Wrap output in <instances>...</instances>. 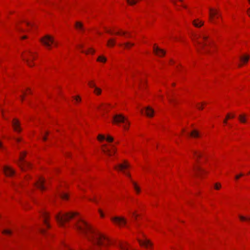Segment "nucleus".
I'll use <instances>...</instances> for the list:
<instances>
[{
    "instance_id": "nucleus-1",
    "label": "nucleus",
    "mask_w": 250,
    "mask_h": 250,
    "mask_svg": "<svg viewBox=\"0 0 250 250\" xmlns=\"http://www.w3.org/2000/svg\"><path fill=\"white\" fill-rule=\"evenodd\" d=\"M208 38L209 36L205 33H194L192 35L191 39L197 51L199 53H201L202 50L205 53L209 52V50L205 48L206 46L209 45L211 43V41Z\"/></svg>"
},
{
    "instance_id": "nucleus-2",
    "label": "nucleus",
    "mask_w": 250,
    "mask_h": 250,
    "mask_svg": "<svg viewBox=\"0 0 250 250\" xmlns=\"http://www.w3.org/2000/svg\"><path fill=\"white\" fill-rule=\"evenodd\" d=\"M129 164L126 161H124L122 163L119 164L117 165H115L114 167V168L120 171L123 172L125 175H126L131 180V181L132 183L133 188L137 192V193H139L140 192V188L138 187V186L137 185L136 183L134 181H132L131 179V175L130 174L125 171V169H127L129 167Z\"/></svg>"
},
{
    "instance_id": "nucleus-3",
    "label": "nucleus",
    "mask_w": 250,
    "mask_h": 250,
    "mask_svg": "<svg viewBox=\"0 0 250 250\" xmlns=\"http://www.w3.org/2000/svg\"><path fill=\"white\" fill-rule=\"evenodd\" d=\"M25 155V152H21L19 158V161L18 162V166L23 171H25L31 167V165L24 160Z\"/></svg>"
},
{
    "instance_id": "nucleus-4",
    "label": "nucleus",
    "mask_w": 250,
    "mask_h": 250,
    "mask_svg": "<svg viewBox=\"0 0 250 250\" xmlns=\"http://www.w3.org/2000/svg\"><path fill=\"white\" fill-rule=\"evenodd\" d=\"M35 58L33 53L30 50L28 51L27 53L24 56H22L23 60L30 67H32L34 65L32 62V60H34Z\"/></svg>"
},
{
    "instance_id": "nucleus-5",
    "label": "nucleus",
    "mask_w": 250,
    "mask_h": 250,
    "mask_svg": "<svg viewBox=\"0 0 250 250\" xmlns=\"http://www.w3.org/2000/svg\"><path fill=\"white\" fill-rule=\"evenodd\" d=\"M40 41L44 45L49 48H50L52 43H54L55 46L57 45V43L55 42L53 37L48 35H45L41 39Z\"/></svg>"
},
{
    "instance_id": "nucleus-6",
    "label": "nucleus",
    "mask_w": 250,
    "mask_h": 250,
    "mask_svg": "<svg viewBox=\"0 0 250 250\" xmlns=\"http://www.w3.org/2000/svg\"><path fill=\"white\" fill-rule=\"evenodd\" d=\"M112 150L107 147L106 145L104 144L102 146V150L103 152L109 156H111L113 154L115 153L116 149L114 145H110Z\"/></svg>"
},
{
    "instance_id": "nucleus-7",
    "label": "nucleus",
    "mask_w": 250,
    "mask_h": 250,
    "mask_svg": "<svg viewBox=\"0 0 250 250\" xmlns=\"http://www.w3.org/2000/svg\"><path fill=\"white\" fill-rule=\"evenodd\" d=\"M193 170L195 173V175L198 177H202L203 174L206 173V171L203 169L200 166L194 164L193 166Z\"/></svg>"
},
{
    "instance_id": "nucleus-8",
    "label": "nucleus",
    "mask_w": 250,
    "mask_h": 250,
    "mask_svg": "<svg viewBox=\"0 0 250 250\" xmlns=\"http://www.w3.org/2000/svg\"><path fill=\"white\" fill-rule=\"evenodd\" d=\"M3 170L6 176L11 177L15 175V170L13 169L12 167H10L5 166L3 167Z\"/></svg>"
},
{
    "instance_id": "nucleus-9",
    "label": "nucleus",
    "mask_w": 250,
    "mask_h": 250,
    "mask_svg": "<svg viewBox=\"0 0 250 250\" xmlns=\"http://www.w3.org/2000/svg\"><path fill=\"white\" fill-rule=\"evenodd\" d=\"M209 15L210 20L211 21L215 22V21H214V18L215 17H216L217 18L221 16V15L219 13V12L217 10L210 8L209 9Z\"/></svg>"
},
{
    "instance_id": "nucleus-10",
    "label": "nucleus",
    "mask_w": 250,
    "mask_h": 250,
    "mask_svg": "<svg viewBox=\"0 0 250 250\" xmlns=\"http://www.w3.org/2000/svg\"><path fill=\"white\" fill-rule=\"evenodd\" d=\"M113 122L116 124L124 123L126 120L125 118L122 114H116L113 117Z\"/></svg>"
},
{
    "instance_id": "nucleus-11",
    "label": "nucleus",
    "mask_w": 250,
    "mask_h": 250,
    "mask_svg": "<svg viewBox=\"0 0 250 250\" xmlns=\"http://www.w3.org/2000/svg\"><path fill=\"white\" fill-rule=\"evenodd\" d=\"M12 125L14 131L20 132L21 131L20 121L17 119H14L12 122Z\"/></svg>"
},
{
    "instance_id": "nucleus-12",
    "label": "nucleus",
    "mask_w": 250,
    "mask_h": 250,
    "mask_svg": "<svg viewBox=\"0 0 250 250\" xmlns=\"http://www.w3.org/2000/svg\"><path fill=\"white\" fill-rule=\"evenodd\" d=\"M111 220L114 222L118 224L119 225H121L122 224L125 225L126 223V220L123 217L116 216L114 217H112L111 218Z\"/></svg>"
},
{
    "instance_id": "nucleus-13",
    "label": "nucleus",
    "mask_w": 250,
    "mask_h": 250,
    "mask_svg": "<svg viewBox=\"0 0 250 250\" xmlns=\"http://www.w3.org/2000/svg\"><path fill=\"white\" fill-rule=\"evenodd\" d=\"M42 216L43 218V222L44 225L47 227L49 228L50 227V225L48 223V220L49 218V214L47 212L44 211L42 212Z\"/></svg>"
},
{
    "instance_id": "nucleus-14",
    "label": "nucleus",
    "mask_w": 250,
    "mask_h": 250,
    "mask_svg": "<svg viewBox=\"0 0 250 250\" xmlns=\"http://www.w3.org/2000/svg\"><path fill=\"white\" fill-rule=\"evenodd\" d=\"M153 52L156 55L160 57H162L164 56L166 53L165 51L164 50L160 49L156 45H154L153 47Z\"/></svg>"
},
{
    "instance_id": "nucleus-15",
    "label": "nucleus",
    "mask_w": 250,
    "mask_h": 250,
    "mask_svg": "<svg viewBox=\"0 0 250 250\" xmlns=\"http://www.w3.org/2000/svg\"><path fill=\"white\" fill-rule=\"evenodd\" d=\"M44 182V180L42 178H40L39 180L35 184V185L38 188L42 191L45 189V187L43 185Z\"/></svg>"
},
{
    "instance_id": "nucleus-16",
    "label": "nucleus",
    "mask_w": 250,
    "mask_h": 250,
    "mask_svg": "<svg viewBox=\"0 0 250 250\" xmlns=\"http://www.w3.org/2000/svg\"><path fill=\"white\" fill-rule=\"evenodd\" d=\"M192 153L193 154V158L197 164H199L200 162L199 159L202 157V153L196 150H193Z\"/></svg>"
},
{
    "instance_id": "nucleus-17",
    "label": "nucleus",
    "mask_w": 250,
    "mask_h": 250,
    "mask_svg": "<svg viewBox=\"0 0 250 250\" xmlns=\"http://www.w3.org/2000/svg\"><path fill=\"white\" fill-rule=\"evenodd\" d=\"M58 194L60 197L64 201H66L68 200L69 196L67 193L62 191V190L59 189L58 190Z\"/></svg>"
},
{
    "instance_id": "nucleus-18",
    "label": "nucleus",
    "mask_w": 250,
    "mask_h": 250,
    "mask_svg": "<svg viewBox=\"0 0 250 250\" xmlns=\"http://www.w3.org/2000/svg\"><path fill=\"white\" fill-rule=\"evenodd\" d=\"M88 85L90 87H93V88H94V92L97 94V95H100L101 93V89L97 87H96L95 86V83L92 82V81H90V82H88Z\"/></svg>"
},
{
    "instance_id": "nucleus-19",
    "label": "nucleus",
    "mask_w": 250,
    "mask_h": 250,
    "mask_svg": "<svg viewBox=\"0 0 250 250\" xmlns=\"http://www.w3.org/2000/svg\"><path fill=\"white\" fill-rule=\"evenodd\" d=\"M154 110L150 106H147L145 109V113L149 117H152L153 116Z\"/></svg>"
},
{
    "instance_id": "nucleus-20",
    "label": "nucleus",
    "mask_w": 250,
    "mask_h": 250,
    "mask_svg": "<svg viewBox=\"0 0 250 250\" xmlns=\"http://www.w3.org/2000/svg\"><path fill=\"white\" fill-rule=\"evenodd\" d=\"M139 243L141 246L147 248H148L149 246H151L152 245L150 241L146 239H145L143 241H139Z\"/></svg>"
},
{
    "instance_id": "nucleus-21",
    "label": "nucleus",
    "mask_w": 250,
    "mask_h": 250,
    "mask_svg": "<svg viewBox=\"0 0 250 250\" xmlns=\"http://www.w3.org/2000/svg\"><path fill=\"white\" fill-rule=\"evenodd\" d=\"M193 24L196 27H200L204 24V22L199 19L195 20L192 22Z\"/></svg>"
},
{
    "instance_id": "nucleus-22",
    "label": "nucleus",
    "mask_w": 250,
    "mask_h": 250,
    "mask_svg": "<svg viewBox=\"0 0 250 250\" xmlns=\"http://www.w3.org/2000/svg\"><path fill=\"white\" fill-rule=\"evenodd\" d=\"M238 119L241 123H246L247 122V115L245 114H242L239 115Z\"/></svg>"
},
{
    "instance_id": "nucleus-23",
    "label": "nucleus",
    "mask_w": 250,
    "mask_h": 250,
    "mask_svg": "<svg viewBox=\"0 0 250 250\" xmlns=\"http://www.w3.org/2000/svg\"><path fill=\"white\" fill-rule=\"evenodd\" d=\"M75 27L78 30L81 31L82 32L84 31V28L83 26V24L80 22H76L75 24Z\"/></svg>"
},
{
    "instance_id": "nucleus-24",
    "label": "nucleus",
    "mask_w": 250,
    "mask_h": 250,
    "mask_svg": "<svg viewBox=\"0 0 250 250\" xmlns=\"http://www.w3.org/2000/svg\"><path fill=\"white\" fill-rule=\"evenodd\" d=\"M250 59V56L248 55H244L240 57L241 62L243 63H246L248 62Z\"/></svg>"
},
{
    "instance_id": "nucleus-25",
    "label": "nucleus",
    "mask_w": 250,
    "mask_h": 250,
    "mask_svg": "<svg viewBox=\"0 0 250 250\" xmlns=\"http://www.w3.org/2000/svg\"><path fill=\"white\" fill-rule=\"evenodd\" d=\"M190 135L191 137L194 138H197L199 137V132L196 130H193L190 133Z\"/></svg>"
},
{
    "instance_id": "nucleus-26",
    "label": "nucleus",
    "mask_w": 250,
    "mask_h": 250,
    "mask_svg": "<svg viewBox=\"0 0 250 250\" xmlns=\"http://www.w3.org/2000/svg\"><path fill=\"white\" fill-rule=\"evenodd\" d=\"M115 44V41L113 39H110L107 41V45L108 46H113Z\"/></svg>"
},
{
    "instance_id": "nucleus-27",
    "label": "nucleus",
    "mask_w": 250,
    "mask_h": 250,
    "mask_svg": "<svg viewBox=\"0 0 250 250\" xmlns=\"http://www.w3.org/2000/svg\"><path fill=\"white\" fill-rule=\"evenodd\" d=\"M239 217L241 221H250V217H247L242 215H239Z\"/></svg>"
},
{
    "instance_id": "nucleus-28",
    "label": "nucleus",
    "mask_w": 250,
    "mask_h": 250,
    "mask_svg": "<svg viewBox=\"0 0 250 250\" xmlns=\"http://www.w3.org/2000/svg\"><path fill=\"white\" fill-rule=\"evenodd\" d=\"M106 59L104 56H99L97 59V61L105 62Z\"/></svg>"
},
{
    "instance_id": "nucleus-29",
    "label": "nucleus",
    "mask_w": 250,
    "mask_h": 250,
    "mask_svg": "<svg viewBox=\"0 0 250 250\" xmlns=\"http://www.w3.org/2000/svg\"><path fill=\"white\" fill-rule=\"evenodd\" d=\"M139 0H126L129 5H133L135 4Z\"/></svg>"
},
{
    "instance_id": "nucleus-30",
    "label": "nucleus",
    "mask_w": 250,
    "mask_h": 250,
    "mask_svg": "<svg viewBox=\"0 0 250 250\" xmlns=\"http://www.w3.org/2000/svg\"><path fill=\"white\" fill-rule=\"evenodd\" d=\"M124 123L125 124L124 125V128L125 129H128L129 125V123L128 122V121L126 120L125 122H124Z\"/></svg>"
},
{
    "instance_id": "nucleus-31",
    "label": "nucleus",
    "mask_w": 250,
    "mask_h": 250,
    "mask_svg": "<svg viewBox=\"0 0 250 250\" xmlns=\"http://www.w3.org/2000/svg\"><path fill=\"white\" fill-rule=\"evenodd\" d=\"M124 46L125 48H128L130 46H132L134 45V43H130V42H127L125 43H124Z\"/></svg>"
},
{
    "instance_id": "nucleus-32",
    "label": "nucleus",
    "mask_w": 250,
    "mask_h": 250,
    "mask_svg": "<svg viewBox=\"0 0 250 250\" xmlns=\"http://www.w3.org/2000/svg\"><path fill=\"white\" fill-rule=\"evenodd\" d=\"M98 139L99 141H103V140L105 139V137L103 135L99 134L98 136Z\"/></svg>"
},
{
    "instance_id": "nucleus-33",
    "label": "nucleus",
    "mask_w": 250,
    "mask_h": 250,
    "mask_svg": "<svg viewBox=\"0 0 250 250\" xmlns=\"http://www.w3.org/2000/svg\"><path fill=\"white\" fill-rule=\"evenodd\" d=\"M82 52H84V51H82ZM94 52H95V51L92 48H89L87 51L84 52V53H85L86 54H87L88 53L94 54Z\"/></svg>"
},
{
    "instance_id": "nucleus-34",
    "label": "nucleus",
    "mask_w": 250,
    "mask_h": 250,
    "mask_svg": "<svg viewBox=\"0 0 250 250\" xmlns=\"http://www.w3.org/2000/svg\"><path fill=\"white\" fill-rule=\"evenodd\" d=\"M105 139L108 142H112L113 141V138L110 136H108Z\"/></svg>"
},
{
    "instance_id": "nucleus-35",
    "label": "nucleus",
    "mask_w": 250,
    "mask_h": 250,
    "mask_svg": "<svg viewBox=\"0 0 250 250\" xmlns=\"http://www.w3.org/2000/svg\"><path fill=\"white\" fill-rule=\"evenodd\" d=\"M2 232L3 233V234H11L12 232L11 231L9 230H7V229H5V230H3Z\"/></svg>"
},
{
    "instance_id": "nucleus-36",
    "label": "nucleus",
    "mask_w": 250,
    "mask_h": 250,
    "mask_svg": "<svg viewBox=\"0 0 250 250\" xmlns=\"http://www.w3.org/2000/svg\"><path fill=\"white\" fill-rule=\"evenodd\" d=\"M221 185L220 183H216L214 185V188L218 190L219 189H220V188H221Z\"/></svg>"
},
{
    "instance_id": "nucleus-37",
    "label": "nucleus",
    "mask_w": 250,
    "mask_h": 250,
    "mask_svg": "<svg viewBox=\"0 0 250 250\" xmlns=\"http://www.w3.org/2000/svg\"><path fill=\"white\" fill-rule=\"evenodd\" d=\"M243 174L242 173H240L239 175H236L235 178L236 180L238 179L240 177L242 176Z\"/></svg>"
},
{
    "instance_id": "nucleus-38",
    "label": "nucleus",
    "mask_w": 250,
    "mask_h": 250,
    "mask_svg": "<svg viewBox=\"0 0 250 250\" xmlns=\"http://www.w3.org/2000/svg\"><path fill=\"white\" fill-rule=\"evenodd\" d=\"M75 99L77 102H80L81 101V98L79 96L76 97Z\"/></svg>"
},
{
    "instance_id": "nucleus-39",
    "label": "nucleus",
    "mask_w": 250,
    "mask_h": 250,
    "mask_svg": "<svg viewBox=\"0 0 250 250\" xmlns=\"http://www.w3.org/2000/svg\"><path fill=\"white\" fill-rule=\"evenodd\" d=\"M116 34L117 35H120V34H122L123 35H125L126 34V32L124 31V32H117L116 33Z\"/></svg>"
},
{
    "instance_id": "nucleus-40",
    "label": "nucleus",
    "mask_w": 250,
    "mask_h": 250,
    "mask_svg": "<svg viewBox=\"0 0 250 250\" xmlns=\"http://www.w3.org/2000/svg\"><path fill=\"white\" fill-rule=\"evenodd\" d=\"M23 92V95H22L20 96L21 99V101L23 100V99H24V95H25V93L24 92Z\"/></svg>"
},
{
    "instance_id": "nucleus-41",
    "label": "nucleus",
    "mask_w": 250,
    "mask_h": 250,
    "mask_svg": "<svg viewBox=\"0 0 250 250\" xmlns=\"http://www.w3.org/2000/svg\"><path fill=\"white\" fill-rule=\"evenodd\" d=\"M227 120L229 119H230V114L229 113H228L227 116H226V118Z\"/></svg>"
},
{
    "instance_id": "nucleus-42",
    "label": "nucleus",
    "mask_w": 250,
    "mask_h": 250,
    "mask_svg": "<svg viewBox=\"0 0 250 250\" xmlns=\"http://www.w3.org/2000/svg\"><path fill=\"white\" fill-rule=\"evenodd\" d=\"M197 106V108L199 109H203V107L202 105L200 106L199 105H198Z\"/></svg>"
},
{
    "instance_id": "nucleus-43",
    "label": "nucleus",
    "mask_w": 250,
    "mask_h": 250,
    "mask_svg": "<svg viewBox=\"0 0 250 250\" xmlns=\"http://www.w3.org/2000/svg\"><path fill=\"white\" fill-rule=\"evenodd\" d=\"M99 212L100 213L101 217H104V215L101 210H99Z\"/></svg>"
},
{
    "instance_id": "nucleus-44",
    "label": "nucleus",
    "mask_w": 250,
    "mask_h": 250,
    "mask_svg": "<svg viewBox=\"0 0 250 250\" xmlns=\"http://www.w3.org/2000/svg\"><path fill=\"white\" fill-rule=\"evenodd\" d=\"M101 109L103 111L106 110V106H104L103 107L101 108Z\"/></svg>"
},
{
    "instance_id": "nucleus-45",
    "label": "nucleus",
    "mask_w": 250,
    "mask_h": 250,
    "mask_svg": "<svg viewBox=\"0 0 250 250\" xmlns=\"http://www.w3.org/2000/svg\"><path fill=\"white\" fill-rule=\"evenodd\" d=\"M15 140L18 142H19L21 140V138H15Z\"/></svg>"
},
{
    "instance_id": "nucleus-46",
    "label": "nucleus",
    "mask_w": 250,
    "mask_h": 250,
    "mask_svg": "<svg viewBox=\"0 0 250 250\" xmlns=\"http://www.w3.org/2000/svg\"><path fill=\"white\" fill-rule=\"evenodd\" d=\"M40 231H41V232L42 233H44V232H45V230L43 229H40Z\"/></svg>"
},
{
    "instance_id": "nucleus-47",
    "label": "nucleus",
    "mask_w": 250,
    "mask_h": 250,
    "mask_svg": "<svg viewBox=\"0 0 250 250\" xmlns=\"http://www.w3.org/2000/svg\"><path fill=\"white\" fill-rule=\"evenodd\" d=\"M132 215L135 218H136V217L137 216V214H136L135 212H132Z\"/></svg>"
},
{
    "instance_id": "nucleus-48",
    "label": "nucleus",
    "mask_w": 250,
    "mask_h": 250,
    "mask_svg": "<svg viewBox=\"0 0 250 250\" xmlns=\"http://www.w3.org/2000/svg\"><path fill=\"white\" fill-rule=\"evenodd\" d=\"M223 123L224 124H227V120L226 119H225L224 121H223Z\"/></svg>"
},
{
    "instance_id": "nucleus-49",
    "label": "nucleus",
    "mask_w": 250,
    "mask_h": 250,
    "mask_svg": "<svg viewBox=\"0 0 250 250\" xmlns=\"http://www.w3.org/2000/svg\"><path fill=\"white\" fill-rule=\"evenodd\" d=\"M26 24H27V25H28V26H33V25H32V24H30V23L29 22H26Z\"/></svg>"
},
{
    "instance_id": "nucleus-50",
    "label": "nucleus",
    "mask_w": 250,
    "mask_h": 250,
    "mask_svg": "<svg viewBox=\"0 0 250 250\" xmlns=\"http://www.w3.org/2000/svg\"><path fill=\"white\" fill-rule=\"evenodd\" d=\"M247 13H248V14L249 15V16L250 17V8L248 10Z\"/></svg>"
},
{
    "instance_id": "nucleus-51",
    "label": "nucleus",
    "mask_w": 250,
    "mask_h": 250,
    "mask_svg": "<svg viewBox=\"0 0 250 250\" xmlns=\"http://www.w3.org/2000/svg\"><path fill=\"white\" fill-rule=\"evenodd\" d=\"M42 140H43V141H46V140H47V138H46V136H43V137H42Z\"/></svg>"
},
{
    "instance_id": "nucleus-52",
    "label": "nucleus",
    "mask_w": 250,
    "mask_h": 250,
    "mask_svg": "<svg viewBox=\"0 0 250 250\" xmlns=\"http://www.w3.org/2000/svg\"><path fill=\"white\" fill-rule=\"evenodd\" d=\"M26 38H27V36H24L21 37L22 39H26Z\"/></svg>"
},
{
    "instance_id": "nucleus-53",
    "label": "nucleus",
    "mask_w": 250,
    "mask_h": 250,
    "mask_svg": "<svg viewBox=\"0 0 250 250\" xmlns=\"http://www.w3.org/2000/svg\"><path fill=\"white\" fill-rule=\"evenodd\" d=\"M234 117V115H233V114L231 115L230 114V118H233Z\"/></svg>"
},
{
    "instance_id": "nucleus-54",
    "label": "nucleus",
    "mask_w": 250,
    "mask_h": 250,
    "mask_svg": "<svg viewBox=\"0 0 250 250\" xmlns=\"http://www.w3.org/2000/svg\"><path fill=\"white\" fill-rule=\"evenodd\" d=\"M106 32L107 33H110V34H112V33L110 30H107Z\"/></svg>"
},
{
    "instance_id": "nucleus-55",
    "label": "nucleus",
    "mask_w": 250,
    "mask_h": 250,
    "mask_svg": "<svg viewBox=\"0 0 250 250\" xmlns=\"http://www.w3.org/2000/svg\"><path fill=\"white\" fill-rule=\"evenodd\" d=\"M19 30L21 32H24V31L22 29H19Z\"/></svg>"
},
{
    "instance_id": "nucleus-56",
    "label": "nucleus",
    "mask_w": 250,
    "mask_h": 250,
    "mask_svg": "<svg viewBox=\"0 0 250 250\" xmlns=\"http://www.w3.org/2000/svg\"><path fill=\"white\" fill-rule=\"evenodd\" d=\"M2 148V146L1 143L0 142V148Z\"/></svg>"
},
{
    "instance_id": "nucleus-57",
    "label": "nucleus",
    "mask_w": 250,
    "mask_h": 250,
    "mask_svg": "<svg viewBox=\"0 0 250 250\" xmlns=\"http://www.w3.org/2000/svg\"><path fill=\"white\" fill-rule=\"evenodd\" d=\"M45 134H46V135H48V134H49V132L46 131V132H45Z\"/></svg>"
},
{
    "instance_id": "nucleus-58",
    "label": "nucleus",
    "mask_w": 250,
    "mask_h": 250,
    "mask_svg": "<svg viewBox=\"0 0 250 250\" xmlns=\"http://www.w3.org/2000/svg\"><path fill=\"white\" fill-rule=\"evenodd\" d=\"M171 1L173 3H175V0H171Z\"/></svg>"
},
{
    "instance_id": "nucleus-59",
    "label": "nucleus",
    "mask_w": 250,
    "mask_h": 250,
    "mask_svg": "<svg viewBox=\"0 0 250 250\" xmlns=\"http://www.w3.org/2000/svg\"><path fill=\"white\" fill-rule=\"evenodd\" d=\"M97 33H98L99 35L101 34V33L100 32H97Z\"/></svg>"
},
{
    "instance_id": "nucleus-60",
    "label": "nucleus",
    "mask_w": 250,
    "mask_h": 250,
    "mask_svg": "<svg viewBox=\"0 0 250 250\" xmlns=\"http://www.w3.org/2000/svg\"><path fill=\"white\" fill-rule=\"evenodd\" d=\"M141 113H143V110H142H142H141Z\"/></svg>"
},
{
    "instance_id": "nucleus-61",
    "label": "nucleus",
    "mask_w": 250,
    "mask_h": 250,
    "mask_svg": "<svg viewBox=\"0 0 250 250\" xmlns=\"http://www.w3.org/2000/svg\"><path fill=\"white\" fill-rule=\"evenodd\" d=\"M183 6L185 8H186V6L185 5H183Z\"/></svg>"
},
{
    "instance_id": "nucleus-62",
    "label": "nucleus",
    "mask_w": 250,
    "mask_h": 250,
    "mask_svg": "<svg viewBox=\"0 0 250 250\" xmlns=\"http://www.w3.org/2000/svg\"><path fill=\"white\" fill-rule=\"evenodd\" d=\"M239 66H242V64H239Z\"/></svg>"
},
{
    "instance_id": "nucleus-63",
    "label": "nucleus",
    "mask_w": 250,
    "mask_h": 250,
    "mask_svg": "<svg viewBox=\"0 0 250 250\" xmlns=\"http://www.w3.org/2000/svg\"><path fill=\"white\" fill-rule=\"evenodd\" d=\"M69 250H71V249H70Z\"/></svg>"
},
{
    "instance_id": "nucleus-64",
    "label": "nucleus",
    "mask_w": 250,
    "mask_h": 250,
    "mask_svg": "<svg viewBox=\"0 0 250 250\" xmlns=\"http://www.w3.org/2000/svg\"><path fill=\"white\" fill-rule=\"evenodd\" d=\"M249 1H250V0H249Z\"/></svg>"
}]
</instances>
